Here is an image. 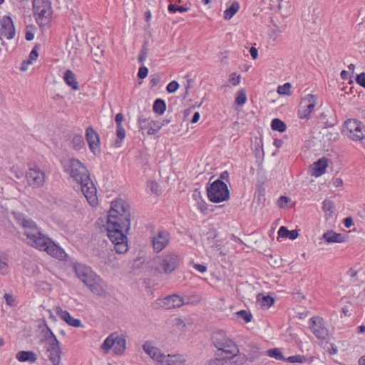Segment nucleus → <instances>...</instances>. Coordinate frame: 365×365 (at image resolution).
Instances as JSON below:
<instances>
[{"instance_id":"1","label":"nucleus","mask_w":365,"mask_h":365,"mask_svg":"<svg viewBox=\"0 0 365 365\" xmlns=\"http://www.w3.org/2000/svg\"><path fill=\"white\" fill-rule=\"evenodd\" d=\"M130 207L118 197L115 200V253L125 254L128 250V234L130 229Z\"/></svg>"},{"instance_id":"2","label":"nucleus","mask_w":365,"mask_h":365,"mask_svg":"<svg viewBox=\"0 0 365 365\" xmlns=\"http://www.w3.org/2000/svg\"><path fill=\"white\" fill-rule=\"evenodd\" d=\"M64 170L69 172L71 178L81 185L88 203L95 207L98 205L97 190L90 178L86 167L78 160L72 158L68 161V165H64Z\"/></svg>"},{"instance_id":"3","label":"nucleus","mask_w":365,"mask_h":365,"mask_svg":"<svg viewBox=\"0 0 365 365\" xmlns=\"http://www.w3.org/2000/svg\"><path fill=\"white\" fill-rule=\"evenodd\" d=\"M211 339L218 351H222L220 355L221 359L232 361L239 353L237 346L227 336L224 331L217 330L214 331Z\"/></svg>"},{"instance_id":"4","label":"nucleus","mask_w":365,"mask_h":365,"mask_svg":"<svg viewBox=\"0 0 365 365\" xmlns=\"http://www.w3.org/2000/svg\"><path fill=\"white\" fill-rule=\"evenodd\" d=\"M23 226L25 229L24 234L29 240L28 243L40 251H44L51 239L43 235L36 224L31 220H24Z\"/></svg>"},{"instance_id":"5","label":"nucleus","mask_w":365,"mask_h":365,"mask_svg":"<svg viewBox=\"0 0 365 365\" xmlns=\"http://www.w3.org/2000/svg\"><path fill=\"white\" fill-rule=\"evenodd\" d=\"M74 269L76 276L90 289V290L97 295H102L104 289L100 284V279L94 274L90 267L77 264L74 265Z\"/></svg>"},{"instance_id":"6","label":"nucleus","mask_w":365,"mask_h":365,"mask_svg":"<svg viewBox=\"0 0 365 365\" xmlns=\"http://www.w3.org/2000/svg\"><path fill=\"white\" fill-rule=\"evenodd\" d=\"M34 14L40 27L49 24L52 15L51 4L49 0H33Z\"/></svg>"},{"instance_id":"7","label":"nucleus","mask_w":365,"mask_h":365,"mask_svg":"<svg viewBox=\"0 0 365 365\" xmlns=\"http://www.w3.org/2000/svg\"><path fill=\"white\" fill-rule=\"evenodd\" d=\"M208 199L215 203L226 201L229 199L230 192L227 185L221 180H216L207 187Z\"/></svg>"},{"instance_id":"8","label":"nucleus","mask_w":365,"mask_h":365,"mask_svg":"<svg viewBox=\"0 0 365 365\" xmlns=\"http://www.w3.org/2000/svg\"><path fill=\"white\" fill-rule=\"evenodd\" d=\"M363 123L354 118H349L344 122V129L343 133L352 140L358 141L364 139V135Z\"/></svg>"},{"instance_id":"9","label":"nucleus","mask_w":365,"mask_h":365,"mask_svg":"<svg viewBox=\"0 0 365 365\" xmlns=\"http://www.w3.org/2000/svg\"><path fill=\"white\" fill-rule=\"evenodd\" d=\"M156 261L165 274H170L179 267L180 257L177 253L169 252L159 257Z\"/></svg>"},{"instance_id":"10","label":"nucleus","mask_w":365,"mask_h":365,"mask_svg":"<svg viewBox=\"0 0 365 365\" xmlns=\"http://www.w3.org/2000/svg\"><path fill=\"white\" fill-rule=\"evenodd\" d=\"M190 301H185V299L178 294L167 296L163 299H158L153 303L154 308L162 307L167 309L180 307L183 304H189Z\"/></svg>"},{"instance_id":"11","label":"nucleus","mask_w":365,"mask_h":365,"mask_svg":"<svg viewBox=\"0 0 365 365\" xmlns=\"http://www.w3.org/2000/svg\"><path fill=\"white\" fill-rule=\"evenodd\" d=\"M309 328L312 333L319 339L324 340L328 336V330L324 326L322 318L319 317H312L309 321Z\"/></svg>"},{"instance_id":"12","label":"nucleus","mask_w":365,"mask_h":365,"mask_svg":"<svg viewBox=\"0 0 365 365\" xmlns=\"http://www.w3.org/2000/svg\"><path fill=\"white\" fill-rule=\"evenodd\" d=\"M114 201L110 202L108 214L106 217V225H102L100 227L101 232L106 234L110 242L114 244Z\"/></svg>"},{"instance_id":"13","label":"nucleus","mask_w":365,"mask_h":365,"mask_svg":"<svg viewBox=\"0 0 365 365\" xmlns=\"http://www.w3.org/2000/svg\"><path fill=\"white\" fill-rule=\"evenodd\" d=\"M26 178L28 184L33 187H40L45 182V173L38 168H30L26 174Z\"/></svg>"},{"instance_id":"14","label":"nucleus","mask_w":365,"mask_h":365,"mask_svg":"<svg viewBox=\"0 0 365 365\" xmlns=\"http://www.w3.org/2000/svg\"><path fill=\"white\" fill-rule=\"evenodd\" d=\"M316 106V99L314 95L309 94L302 100L298 110V116L301 119L309 118L310 113Z\"/></svg>"},{"instance_id":"15","label":"nucleus","mask_w":365,"mask_h":365,"mask_svg":"<svg viewBox=\"0 0 365 365\" xmlns=\"http://www.w3.org/2000/svg\"><path fill=\"white\" fill-rule=\"evenodd\" d=\"M0 35L8 40L15 38L16 29L11 16H4L0 19Z\"/></svg>"},{"instance_id":"16","label":"nucleus","mask_w":365,"mask_h":365,"mask_svg":"<svg viewBox=\"0 0 365 365\" xmlns=\"http://www.w3.org/2000/svg\"><path fill=\"white\" fill-rule=\"evenodd\" d=\"M86 138L91 151L97 155L100 153V140L98 134L91 127L87 128Z\"/></svg>"},{"instance_id":"17","label":"nucleus","mask_w":365,"mask_h":365,"mask_svg":"<svg viewBox=\"0 0 365 365\" xmlns=\"http://www.w3.org/2000/svg\"><path fill=\"white\" fill-rule=\"evenodd\" d=\"M170 234L166 231H159L153 237L152 243L154 250L159 252L169 243Z\"/></svg>"},{"instance_id":"18","label":"nucleus","mask_w":365,"mask_h":365,"mask_svg":"<svg viewBox=\"0 0 365 365\" xmlns=\"http://www.w3.org/2000/svg\"><path fill=\"white\" fill-rule=\"evenodd\" d=\"M44 252H46L48 255L58 260L64 261L68 258V255L64 250L52 240L48 245L46 246Z\"/></svg>"},{"instance_id":"19","label":"nucleus","mask_w":365,"mask_h":365,"mask_svg":"<svg viewBox=\"0 0 365 365\" xmlns=\"http://www.w3.org/2000/svg\"><path fill=\"white\" fill-rule=\"evenodd\" d=\"M49 344L47 351L49 353V360L53 365H58L61 361L60 343L56 336L53 337L52 342Z\"/></svg>"},{"instance_id":"20","label":"nucleus","mask_w":365,"mask_h":365,"mask_svg":"<svg viewBox=\"0 0 365 365\" xmlns=\"http://www.w3.org/2000/svg\"><path fill=\"white\" fill-rule=\"evenodd\" d=\"M143 349L151 359L159 364L163 361L164 354L158 348L154 346L151 341H145L143 345Z\"/></svg>"},{"instance_id":"21","label":"nucleus","mask_w":365,"mask_h":365,"mask_svg":"<svg viewBox=\"0 0 365 365\" xmlns=\"http://www.w3.org/2000/svg\"><path fill=\"white\" fill-rule=\"evenodd\" d=\"M55 312L59 318L66 322L69 326L73 327H83L80 319L73 318L68 312L63 310L61 307H56L55 308Z\"/></svg>"},{"instance_id":"22","label":"nucleus","mask_w":365,"mask_h":365,"mask_svg":"<svg viewBox=\"0 0 365 365\" xmlns=\"http://www.w3.org/2000/svg\"><path fill=\"white\" fill-rule=\"evenodd\" d=\"M328 165V159L322 158L312 165V175L319 177L326 172Z\"/></svg>"},{"instance_id":"23","label":"nucleus","mask_w":365,"mask_h":365,"mask_svg":"<svg viewBox=\"0 0 365 365\" xmlns=\"http://www.w3.org/2000/svg\"><path fill=\"white\" fill-rule=\"evenodd\" d=\"M16 359L21 362L35 363L37 356L31 351H20L16 354Z\"/></svg>"},{"instance_id":"24","label":"nucleus","mask_w":365,"mask_h":365,"mask_svg":"<svg viewBox=\"0 0 365 365\" xmlns=\"http://www.w3.org/2000/svg\"><path fill=\"white\" fill-rule=\"evenodd\" d=\"M63 80L73 90L77 91L79 89V85L76 81V75L71 70L68 69L64 72Z\"/></svg>"},{"instance_id":"25","label":"nucleus","mask_w":365,"mask_h":365,"mask_svg":"<svg viewBox=\"0 0 365 365\" xmlns=\"http://www.w3.org/2000/svg\"><path fill=\"white\" fill-rule=\"evenodd\" d=\"M126 336L120 334L115 336V355L122 356L125 354L126 347Z\"/></svg>"},{"instance_id":"26","label":"nucleus","mask_w":365,"mask_h":365,"mask_svg":"<svg viewBox=\"0 0 365 365\" xmlns=\"http://www.w3.org/2000/svg\"><path fill=\"white\" fill-rule=\"evenodd\" d=\"M323 239L327 243H340L344 242V237L341 234L336 233L333 230H329L322 235Z\"/></svg>"},{"instance_id":"27","label":"nucleus","mask_w":365,"mask_h":365,"mask_svg":"<svg viewBox=\"0 0 365 365\" xmlns=\"http://www.w3.org/2000/svg\"><path fill=\"white\" fill-rule=\"evenodd\" d=\"M193 200L196 202L197 208L203 213L207 210V204L202 197V194L200 190L195 189L192 195Z\"/></svg>"},{"instance_id":"28","label":"nucleus","mask_w":365,"mask_h":365,"mask_svg":"<svg viewBox=\"0 0 365 365\" xmlns=\"http://www.w3.org/2000/svg\"><path fill=\"white\" fill-rule=\"evenodd\" d=\"M182 364L183 359L180 356L164 354L163 361L160 362V365H182Z\"/></svg>"},{"instance_id":"29","label":"nucleus","mask_w":365,"mask_h":365,"mask_svg":"<svg viewBox=\"0 0 365 365\" xmlns=\"http://www.w3.org/2000/svg\"><path fill=\"white\" fill-rule=\"evenodd\" d=\"M278 235L279 237L289 238L294 240L297 238L299 234L296 230L290 231L286 227L282 226L278 230Z\"/></svg>"},{"instance_id":"30","label":"nucleus","mask_w":365,"mask_h":365,"mask_svg":"<svg viewBox=\"0 0 365 365\" xmlns=\"http://www.w3.org/2000/svg\"><path fill=\"white\" fill-rule=\"evenodd\" d=\"M240 9V4L237 1H234L230 7H228L225 11H224V19L225 20H230L231 19L235 14Z\"/></svg>"},{"instance_id":"31","label":"nucleus","mask_w":365,"mask_h":365,"mask_svg":"<svg viewBox=\"0 0 365 365\" xmlns=\"http://www.w3.org/2000/svg\"><path fill=\"white\" fill-rule=\"evenodd\" d=\"M163 124L159 122L150 121L145 125L146 130H144L148 135H154L159 132Z\"/></svg>"},{"instance_id":"32","label":"nucleus","mask_w":365,"mask_h":365,"mask_svg":"<svg viewBox=\"0 0 365 365\" xmlns=\"http://www.w3.org/2000/svg\"><path fill=\"white\" fill-rule=\"evenodd\" d=\"M39 47L38 45H36L33 49L31 50V51L29 53V59L26 60V61H24L21 66V71H26V68L24 66V64H31L32 63V61H35L37 59L38 56V51H37V49Z\"/></svg>"},{"instance_id":"33","label":"nucleus","mask_w":365,"mask_h":365,"mask_svg":"<svg viewBox=\"0 0 365 365\" xmlns=\"http://www.w3.org/2000/svg\"><path fill=\"white\" fill-rule=\"evenodd\" d=\"M153 109L155 113L163 115L166 109L165 102L160 98L156 99L154 102Z\"/></svg>"},{"instance_id":"34","label":"nucleus","mask_w":365,"mask_h":365,"mask_svg":"<svg viewBox=\"0 0 365 365\" xmlns=\"http://www.w3.org/2000/svg\"><path fill=\"white\" fill-rule=\"evenodd\" d=\"M271 128L273 130H277L280 133L284 132L287 129L286 124L279 118H274L272 120Z\"/></svg>"},{"instance_id":"35","label":"nucleus","mask_w":365,"mask_h":365,"mask_svg":"<svg viewBox=\"0 0 365 365\" xmlns=\"http://www.w3.org/2000/svg\"><path fill=\"white\" fill-rule=\"evenodd\" d=\"M114 346V333H111L103 341L101 349L107 354L109 350Z\"/></svg>"},{"instance_id":"36","label":"nucleus","mask_w":365,"mask_h":365,"mask_svg":"<svg viewBox=\"0 0 365 365\" xmlns=\"http://www.w3.org/2000/svg\"><path fill=\"white\" fill-rule=\"evenodd\" d=\"M71 144L73 149L76 150H81L85 145L83 136L81 135H74L71 140Z\"/></svg>"},{"instance_id":"37","label":"nucleus","mask_w":365,"mask_h":365,"mask_svg":"<svg viewBox=\"0 0 365 365\" xmlns=\"http://www.w3.org/2000/svg\"><path fill=\"white\" fill-rule=\"evenodd\" d=\"M284 361L292 364H304L307 362V359L304 355H294L285 358Z\"/></svg>"},{"instance_id":"38","label":"nucleus","mask_w":365,"mask_h":365,"mask_svg":"<svg viewBox=\"0 0 365 365\" xmlns=\"http://www.w3.org/2000/svg\"><path fill=\"white\" fill-rule=\"evenodd\" d=\"M170 324L173 327H176L177 329L180 330H182L183 328L185 327V322L179 317H173L169 319Z\"/></svg>"},{"instance_id":"39","label":"nucleus","mask_w":365,"mask_h":365,"mask_svg":"<svg viewBox=\"0 0 365 365\" xmlns=\"http://www.w3.org/2000/svg\"><path fill=\"white\" fill-rule=\"evenodd\" d=\"M277 8L283 15H287L290 11L289 1L288 0H279Z\"/></svg>"},{"instance_id":"40","label":"nucleus","mask_w":365,"mask_h":365,"mask_svg":"<svg viewBox=\"0 0 365 365\" xmlns=\"http://www.w3.org/2000/svg\"><path fill=\"white\" fill-rule=\"evenodd\" d=\"M267 355L269 357L274 358L277 360L284 361L285 358L283 356L282 352L277 348H274L267 350Z\"/></svg>"},{"instance_id":"41","label":"nucleus","mask_w":365,"mask_h":365,"mask_svg":"<svg viewBox=\"0 0 365 365\" xmlns=\"http://www.w3.org/2000/svg\"><path fill=\"white\" fill-rule=\"evenodd\" d=\"M261 294L257 296V300L261 301V305L262 307H270L274 302V299L269 295L262 296L260 298Z\"/></svg>"},{"instance_id":"42","label":"nucleus","mask_w":365,"mask_h":365,"mask_svg":"<svg viewBox=\"0 0 365 365\" xmlns=\"http://www.w3.org/2000/svg\"><path fill=\"white\" fill-rule=\"evenodd\" d=\"M247 101V95L244 89H240L237 92V96L235 98V103L238 106H243Z\"/></svg>"},{"instance_id":"43","label":"nucleus","mask_w":365,"mask_h":365,"mask_svg":"<svg viewBox=\"0 0 365 365\" xmlns=\"http://www.w3.org/2000/svg\"><path fill=\"white\" fill-rule=\"evenodd\" d=\"M291 87H292L291 86V83H284L282 86H278L277 92L280 95H287V96H289L291 93V91H290Z\"/></svg>"},{"instance_id":"44","label":"nucleus","mask_w":365,"mask_h":365,"mask_svg":"<svg viewBox=\"0 0 365 365\" xmlns=\"http://www.w3.org/2000/svg\"><path fill=\"white\" fill-rule=\"evenodd\" d=\"M236 314L238 318L242 319L247 323L251 322L252 319L251 313L246 310H240L237 312Z\"/></svg>"},{"instance_id":"45","label":"nucleus","mask_w":365,"mask_h":365,"mask_svg":"<svg viewBox=\"0 0 365 365\" xmlns=\"http://www.w3.org/2000/svg\"><path fill=\"white\" fill-rule=\"evenodd\" d=\"M148 57L147 43H144L138 55V61L143 63Z\"/></svg>"},{"instance_id":"46","label":"nucleus","mask_w":365,"mask_h":365,"mask_svg":"<svg viewBox=\"0 0 365 365\" xmlns=\"http://www.w3.org/2000/svg\"><path fill=\"white\" fill-rule=\"evenodd\" d=\"M229 82L232 86H237L240 83V75H237L236 73H232L230 76Z\"/></svg>"},{"instance_id":"47","label":"nucleus","mask_w":365,"mask_h":365,"mask_svg":"<svg viewBox=\"0 0 365 365\" xmlns=\"http://www.w3.org/2000/svg\"><path fill=\"white\" fill-rule=\"evenodd\" d=\"M179 87V84L176 81H173L169 83L166 87V90L168 93H172L175 92Z\"/></svg>"},{"instance_id":"48","label":"nucleus","mask_w":365,"mask_h":365,"mask_svg":"<svg viewBox=\"0 0 365 365\" xmlns=\"http://www.w3.org/2000/svg\"><path fill=\"white\" fill-rule=\"evenodd\" d=\"M323 210L326 212H333V202L330 200H325L323 202Z\"/></svg>"},{"instance_id":"49","label":"nucleus","mask_w":365,"mask_h":365,"mask_svg":"<svg viewBox=\"0 0 365 365\" xmlns=\"http://www.w3.org/2000/svg\"><path fill=\"white\" fill-rule=\"evenodd\" d=\"M148 187L152 193L158 194L159 193V185L155 181H150L148 184Z\"/></svg>"},{"instance_id":"50","label":"nucleus","mask_w":365,"mask_h":365,"mask_svg":"<svg viewBox=\"0 0 365 365\" xmlns=\"http://www.w3.org/2000/svg\"><path fill=\"white\" fill-rule=\"evenodd\" d=\"M117 137L122 140L125 137V130L123 128L122 124L117 125V130H116Z\"/></svg>"},{"instance_id":"51","label":"nucleus","mask_w":365,"mask_h":365,"mask_svg":"<svg viewBox=\"0 0 365 365\" xmlns=\"http://www.w3.org/2000/svg\"><path fill=\"white\" fill-rule=\"evenodd\" d=\"M4 298L5 299L6 304H8L9 306L12 307L15 305V299L12 294L6 293L4 295Z\"/></svg>"},{"instance_id":"52","label":"nucleus","mask_w":365,"mask_h":365,"mask_svg":"<svg viewBox=\"0 0 365 365\" xmlns=\"http://www.w3.org/2000/svg\"><path fill=\"white\" fill-rule=\"evenodd\" d=\"M148 73V69L145 66H141L140 67L138 73V77L140 79H144L146 78Z\"/></svg>"},{"instance_id":"53","label":"nucleus","mask_w":365,"mask_h":365,"mask_svg":"<svg viewBox=\"0 0 365 365\" xmlns=\"http://www.w3.org/2000/svg\"><path fill=\"white\" fill-rule=\"evenodd\" d=\"M7 272V263L6 262L5 259L0 257V274H6Z\"/></svg>"},{"instance_id":"54","label":"nucleus","mask_w":365,"mask_h":365,"mask_svg":"<svg viewBox=\"0 0 365 365\" xmlns=\"http://www.w3.org/2000/svg\"><path fill=\"white\" fill-rule=\"evenodd\" d=\"M290 201V198L286 196H281L277 200V205L279 207H284L287 203Z\"/></svg>"},{"instance_id":"55","label":"nucleus","mask_w":365,"mask_h":365,"mask_svg":"<svg viewBox=\"0 0 365 365\" xmlns=\"http://www.w3.org/2000/svg\"><path fill=\"white\" fill-rule=\"evenodd\" d=\"M47 331L45 334L46 340L48 344H51L52 342V339L53 336H56L53 331L50 329L48 327L46 326Z\"/></svg>"},{"instance_id":"56","label":"nucleus","mask_w":365,"mask_h":365,"mask_svg":"<svg viewBox=\"0 0 365 365\" xmlns=\"http://www.w3.org/2000/svg\"><path fill=\"white\" fill-rule=\"evenodd\" d=\"M148 123V120L143 118V116L139 117L138 123L140 126V129L142 130L143 133H144V130H146L145 125Z\"/></svg>"},{"instance_id":"57","label":"nucleus","mask_w":365,"mask_h":365,"mask_svg":"<svg viewBox=\"0 0 365 365\" xmlns=\"http://www.w3.org/2000/svg\"><path fill=\"white\" fill-rule=\"evenodd\" d=\"M356 83L365 88V73H361L356 76Z\"/></svg>"},{"instance_id":"58","label":"nucleus","mask_w":365,"mask_h":365,"mask_svg":"<svg viewBox=\"0 0 365 365\" xmlns=\"http://www.w3.org/2000/svg\"><path fill=\"white\" fill-rule=\"evenodd\" d=\"M11 172L13 173L17 179H21L24 176V173L20 169L13 167L11 169Z\"/></svg>"},{"instance_id":"59","label":"nucleus","mask_w":365,"mask_h":365,"mask_svg":"<svg viewBox=\"0 0 365 365\" xmlns=\"http://www.w3.org/2000/svg\"><path fill=\"white\" fill-rule=\"evenodd\" d=\"M160 81V77L158 75L152 76L150 78V83L152 86H157Z\"/></svg>"},{"instance_id":"60","label":"nucleus","mask_w":365,"mask_h":365,"mask_svg":"<svg viewBox=\"0 0 365 365\" xmlns=\"http://www.w3.org/2000/svg\"><path fill=\"white\" fill-rule=\"evenodd\" d=\"M193 267L200 273H203L207 270V267L204 264H195L193 265Z\"/></svg>"},{"instance_id":"61","label":"nucleus","mask_w":365,"mask_h":365,"mask_svg":"<svg viewBox=\"0 0 365 365\" xmlns=\"http://www.w3.org/2000/svg\"><path fill=\"white\" fill-rule=\"evenodd\" d=\"M344 226L346 228H349L353 225V220L351 217H347L344 220Z\"/></svg>"},{"instance_id":"62","label":"nucleus","mask_w":365,"mask_h":365,"mask_svg":"<svg viewBox=\"0 0 365 365\" xmlns=\"http://www.w3.org/2000/svg\"><path fill=\"white\" fill-rule=\"evenodd\" d=\"M250 53L253 59H256L258 56V51L255 47H251L250 49Z\"/></svg>"},{"instance_id":"63","label":"nucleus","mask_w":365,"mask_h":365,"mask_svg":"<svg viewBox=\"0 0 365 365\" xmlns=\"http://www.w3.org/2000/svg\"><path fill=\"white\" fill-rule=\"evenodd\" d=\"M333 185L335 187H339L343 185V181L341 178H334L333 180Z\"/></svg>"},{"instance_id":"64","label":"nucleus","mask_w":365,"mask_h":365,"mask_svg":"<svg viewBox=\"0 0 365 365\" xmlns=\"http://www.w3.org/2000/svg\"><path fill=\"white\" fill-rule=\"evenodd\" d=\"M200 117V113H199L198 112H195V113L193 114L192 118V119H191L190 122H191L192 123H196L199 120Z\"/></svg>"}]
</instances>
